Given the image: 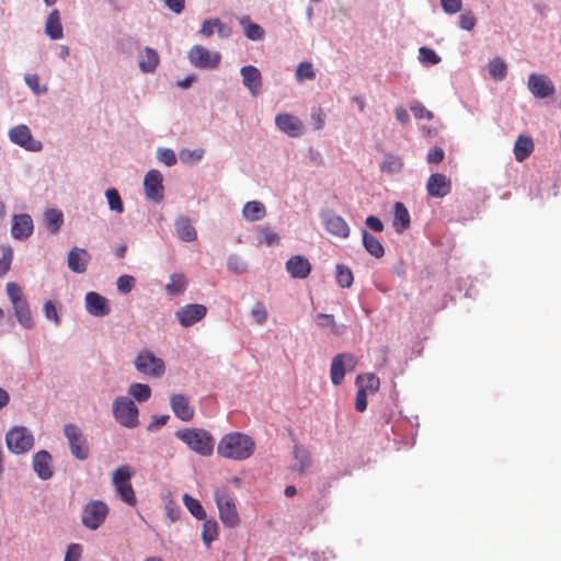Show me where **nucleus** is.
<instances>
[{"label":"nucleus","instance_id":"1","mask_svg":"<svg viewBox=\"0 0 561 561\" xmlns=\"http://www.w3.org/2000/svg\"><path fill=\"white\" fill-rule=\"evenodd\" d=\"M254 450L255 443L252 437L240 432L224 435L217 445V454L220 457L236 461L250 458Z\"/></svg>","mask_w":561,"mask_h":561},{"label":"nucleus","instance_id":"2","mask_svg":"<svg viewBox=\"0 0 561 561\" xmlns=\"http://www.w3.org/2000/svg\"><path fill=\"white\" fill-rule=\"evenodd\" d=\"M175 435L201 456L208 457L214 451V437L204 428H185L178 431Z\"/></svg>","mask_w":561,"mask_h":561},{"label":"nucleus","instance_id":"3","mask_svg":"<svg viewBox=\"0 0 561 561\" xmlns=\"http://www.w3.org/2000/svg\"><path fill=\"white\" fill-rule=\"evenodd\" d=\"M134 473V470L128 465L117 467L112 473V483L117 494L129 506L137 504V497L130 483Z\"/></svg>","mask_w":561,"mask_h":561},{"label":"nucleus","instance_id":"4","mask_svg":"<svg viewBox=\"0 0 561 561\" xmlns=\"http://www.w3.org/2000/svg\"><path fill=\"white\" fill-rule=\"evenodd\" d=\"M138 408L128 397H117L113 402V414L115 420L127 428H135L139 424Z\"/></svg>","mask_w":561,"mask_h":561},{"label":"nucleus","instance_id":"5","mask_svg":"<svg viewBox=\"0 0 561 561\" xmlns=\"http://www.w3.org/2000/svg\"><path fill=\"white\" fill-rule=\"evenodd\" d=\"M215 501L219 511V517L226 527L234 528L239 525L240 518L236 508L234 500L226 489L215 491Z\"/></svg>","mask_w":561,"mask_h":561},{"label":"nucleus","instance_id":"6","mask_svg":"<svg viewBox=\"0 0 561 561\" xmlns=\"http://www.w3.org/2000/svg\"><path fill=\"white\" fill-rule=\"evenodd\" d=\"M110 513L108 505L101 500H92L82 508L81 522L90 530L99 529Z\"/></svg>","mask_w":561,"mask_h":561},{"label":"nucleus","instance_id":"7","mask_svg":"<svg viewBox=\"0 0 561 561\" xmlns=\"http://www.w3.org/2000/svg\"><path fill=\"white\" fill-rule=\"evenodd\" d=\"M71 455L78 460H85L90 455L88 440L81 428L72 423L64 426Z\"/></svg>","mask_w":561,"mask_h":561},{"label":"nucleus","instance_id":"8","mask_svg":"<svg viewBox=\"0 0 561 561\" xmlns=\"http://www.w3.org/2000/svg\"><path fill=\"white\" fill-rule=\"evenodd\" d=\"M135 368L149 377L161 378L165 371L164 362L150 351H141L134 362Z\"/></svg>","mask_w":561,"mask_h":561},{"label":"nucleus","instance_id":"9","mask_svg":"<svg viewBox=\"0 0 561 561\" xmlns=\"http://www.w3.org/2000/svg\"><path fill=\"white\" fill-rule=\"evenodd\" d=\"M5 443L13 454H25L34 445L33 434L24 426H15L5 435Z\"/></svg>","mask_w":561,"mask_h":561},{"label":"nucleus","instance_id":"10","mask_svg":"<svg viewBox=\"0 0 561 561\" xmlns=\"http://www.w3.org/2000/svg\"><path fill=\"white\" fill-rule=\"evenodd\" d=\"M188 60L195 67L199 69H216L221 60L219 53H210L207 48L202 45H194L188 50Z\"/></svg>","mask_w":561,"mask_h":561},{"label":"nucleus","instance_id":"11","mask_svg":"<svg viewBox=\"0 0 561 561\" xmlns=\"http://www.w3.org/2000/svg\"><path fill=\"white\" fill-rule=\"evenodd\" d=\"M357 360L353 354L341 353L333 357L330 368L331 381L334 386H340L345 377L346 370H354Z\"/></svg>","mask_w":561,"mask_h":561},{"label":"nucleus","instance_id":"12","mask_svg":"<svg viewBox=\"0 0 561 561\" xmlns=\"http://www.w3.org/2000/svg\"><path fill=\"white\" fill-rule=\"evenodd\" d=\"M163 176L160 171L152 169L147 172L144 179L146 197L154 203H160L164 197Z\"/></svg>","mask_w":561,"mask_h":561},{"label":"nucleus","instance_id":"13","mask_svg":"<svg viewBox=\"0 0 561 561\" xmlns=\"http://www.w3.org/2000/svg\"><path fill=\"white\" fill-rule=\"evenodd\" d=\"M9 138L13 144L28 151L36 152L39 151L43 147L39 140L33 138L30 128L24 124L11 128L9 130Z\"/></svg>","mask_w":561,"mask_h":561},{"label":"nucleus","instance_id":"14","mask_svg":"<svg viewBox=\"0 0 561 561\" xmlns=\"http://www.w3.org/2000/svg\"><path fill=\"white\" fill-rule=\"evenodd\" d=\"M84 307L89 314L99 318L105 317L112 311L110 300L96 291L85 294Z\"/></svg>","mask_w":561,"mask_h":561},{"label":"nucleus","instance_id":"15","mask_svg":"<svg viewBox=\"0 0 561 561\" xmlns=\"http://www.w3.org/2000/svg\"><path fill=\"white\" fill-rule=\"evenodd\" d=\"M207 308L201 304H188L176 311V318L182 327L188 328L205 318Z\"/></svg>","mask_w":561,"mask_h":561},{"label":"nucleus","instance_id":"16","mask_svg":"<svg viewBox=\"0 0 561 561\" xmlns=\"http://www.w3.org/2000/svg\"><path fill=\"white\" fill-rule=\"evenodd\" d=\"M529 91L539 99H546L554 94L552 81L545 75L531 73L527 82Z\"/></svg>","mask_w":561,"mask_h":561},{"label":"nucleus","instance_id":"17","mask_svg":"<svg viewBox=\"0 0 561 561\" xmlns=\"http://www.w3.org/2000/svg\"><path fill=\"white\" fill-rule=\"evenodd\" d=\"M427 194L435 198L447 196L451 191V182L445 174L434 173L430 175L426 183Z\"/></svg>","mask_w":561,"mask_h":561},{"label":"nucleus","instance_id":"18","mask_svg":"<svg viewBox=\"0 0 561 561\" xmlns=\"http://www.w3.org/2000/svg\"><path fill=\"white\" fill-rule=\"evenodd\" d=\"M323 222L327 231L332 236L340 239H346L350 236V226L341 216L327 211L323 215Z\"/></svg>","mask_w":561,"mask_h":561},{"label":"nucleus","instance_id":"19","mask_svg":"<svg viewBox=\"0 0 561 561\" xmlns=\"http://www.w3.org/2000/svg\"><path fill=\"white\" fill-rule=\"evenodd\" d=\"M275 124L276 126L286 135L289 137H299L302 135L304 131V124L302 122L288 113L278 114L275 117Z\"/></svg>","mask_w":561,"mask_h":561},{"label":"nucleus","instance_id":"20","mask_svg":"<svg viewBox=\"0 0 561 561\" xmlns=\"http://www.w3.org/2000/svg\"><path fill=\"white\" fill-rule=\"evenodd\" d=\"M243 85L249 89L253 96H257L262 91V75L254 66H243L240 70Z\"/></svg>","mask_w":561,"mask_h":561},{"label":"nucleus","instance_id":"21","mask_svg":"<svg viewBox=\"0 0 561 561\" xmlns=\"http://www.w3.org/2000/svg\"><path fill=\"white\" fill-rule=\"evenodd\" d=\"M33 220L27 214H19L12 217L11 234L14 239L24 240L33 233Z\"/></svg>","mask_w":561,"mask_h":561},{"label":"nucleus","instance_id":"22","mask_svg":"<svg viewBox=\"0 0 561 561\" xmlns=\"http://www.w3.org/2000/svg\"><path fill=\"white\" fill-rule=\"evenodd\" d=\"M311 268V263L302 255H294L286 262V271L293 278H307Z\"/></svg>","mask_w":561,"mask_h":561},{"label":"nucleus","instance_id":"23","mask_svg":"<svg viewBox=\"0 0 561 561\" xmlns=\"http://www.w3.org/2000/svg\"><path fill=\"white\" fill-rule=\"evenodd\" d=\"M170 405L176 417L188 422L194 417V408L190 404L188 398L184 394H173L170 398Z\"/></svg>","mask_w":561,"mask_h":561},{"label":"nucleus","instance_id":"24","mask_svg":"<svg viewBox=\"0 0 561 561\" xmlns=\"http://www.w3.org/2000/svg\"><path fill=\"white\" fill-rule=\"evenodd\" d=\"M33 469L37 476L47 480L53 477L51 456L46 450H39L33 456Z\"/></svg>","mask_w":561,"mask_h":561},{"label":"nucleus","instance_id":"25","mask_svg":"<svg viewBox=\"0 0 561 561\" xmlns=\"http://www.w3.org/2000/svg\"><path fill=\"white\" fill-rule=\"evenodd\" d=\"M88 261L89 254L85 249L75 247L68 253V267L75 273H84Z\"/></svg>","mask_w":561,"mask_h":561},{"label":"nucleus","instance_id":"26","mask_svg":"<svg viewBox=\"0 0 561 561\" xmlns=\"http://www.w3.org/2000/svg\"><path fill=\"white\" fill-rule=\"evenodd\" d=\"M14 310V316L18 320V322L24 328V329H33L35 325L28 302L26 299L22 301H18L12 305Z\"/></svg>","mask_w":561,"mask_h":561},{"label":"nucleus","instance_id":"27","mask_svg":"<svg viewBox=\"0 0 561 561\" xmlns=\"http://www.w3.org/2000/svg\"><path fill=\"white\" fill-rule=\"evenodd\" d=\"M175 231L179 238L184 242H192L196 240L197 232L191 222V219L186 216H180L175 222Z\"/></svg>","mask_w":561,"mask_h":561},{"label":"nucleus","instance_id":"28","mask_svg":"<svg viewBox=\"0 0 561 561\" xmlns=\"http://www.w3.org/2000/svg\"><path fill=\"white\" fill-rule=\"evenodd\" d=\"M45 33L51 39H60L64 37V30L58 10L55 9L48 14L45 23Z\"/></svg>","mask_w":561,"mask_h":561},{"label":"nucleus","instance_id":"29","mask_svg":"<svg viewBox=\"0 0 561 561\" xmlns=\"http://www.w3.org/2000/svg\"><path fill=\"white\" fill-rule=\"evenodd\" d=\"M535 145L530 137L519 135L514 144V154L518 162L526 160L534 151Z\"/></svg>","mask_w":561,"mask_h":561},{"label":"nucleus","instance_id":"30","mask_svg":"<svg viewBox=\"0 0 561 561\" xmlns=\"http://www.w3.org/2000/svg\"><path fill=\"white\" fill-rule=\"evenodd\" d=\"M239 24L243 27L244 35L251 41H260L265 36L264 28L253 23L249 15L238 18Z\"/></svg>","mask_w":561,"mask_h":561},{"label":"nucleus","instance_id":"31","mask_svg":"<svg viewBox=\"0 0 561 561\" xmlns=\"http://www.w3.org/2000/svg\"><path fill=\"white\" fill-rule=\"evenodd\" d=\"M159 65V55L158 53L150 48L146 47L142 54L139 56V68L142 72L152 73Z\"/></svg>","mask_w":561,"mask_h":561},{"label":"nucleus","instance_id":"32","mask_svg":"<svg viewBox=\"0 0 561 561\" xmlns=\"http://www.w3.org/2000/svg\"><path fill=\"white\" fill-rule=\"evenodd\" d=\"M393 227L397 232H403L405 229L410 226V214L407 209V207L400 203L397 202L393 207Z\"/></svg>","mask_w":561,"mask_h":561},{"label":"nucleus","instance_id":"33","mask_svg":"<svg viewBox=\"0 0 561 561\" xmlns=\"http://www.w3.org/2000/svg\"><path fill=\"white\" fill-rule=\"evenodd\" d=\"M242 215L249 221H257L266 215V208L263 203L251 201L243 206Z\"/></svg>","mask_w":561,"mask_h":561},{"label":"nucleus","instance_id":"34","mask_svg":"<svg viewBox=\"0 0 561 561\" xmlns=\"http://www.w3.org/2000/svg\"><path fill=\"white\" fill-rule=\"evenodd\" d=\"M187 288V279L183 273H174L170 276V282L165 285V290L170 296H179Z\"/></svg>","mask_w":561,"mask_h":561},{"label":"nucleus","instance_id":"35","mask_svg":"<svg viewBox=\"0 0 561 561\" xmlns=\"http://www.w3.org/2000/svg\"><path fill=\"white\" fill-rule=\"evenodd\" d=\"M362 234L366 251L377 259L382 257L385 254V249L381 242L365 229L363 230Z\"/></svg>","mask_w":561,"mask_h":561},{"label":"nucleus","instance_id":"36","mask_svg":"<svg viewBox=\"0 0 561 561\" xmlns=\"http://www.w3.org/2000/svg\"><path fill=\"white\" fill-rule=\"evenodd\" d=\"M45 222L47 229L51 233L58 232L60 229L62 222H64V215L59 209L50 208L45 211Z\"/></svg>","mask_w":561,"mask_h":561},{"label":"nucleus","instance_id":"37","mask_svg":"<svg viewBox=\"0 0 561 561\" xmlns=\"http://www.w3.org/2000/svg\"><path fill=\"white\" fill-rule=\"evenodd\" d=\"M358 389H366V392L375 393L378 391L380 381L374 374L359 375L356 378Z\"/></svg>","mask_w":561,"mask_h":561},{"label":"nucleus","instance_id":"38","mask_svg":"<svg viewBox=\"0 0 561 561\" xmlns=\"http://www.w3.org/2000/svg\"><path fill=\"white\" fill-rule=\"evenodd\" d=\"M488 68L490 77L495 81H502L507 75V65L500 57L492 59Z\"/></svg>","mask_w":561,"mask_h":561},{"label":"nucleus","instance_id":"39","mask_svg":"<svg viewBox=\"0 0 561 561\" xmlns=\"http://www.w3.org/2000/svg\"><path fill=\"white\" fill-rule=\"evenodd\" d=\"M183 503L188 510V512L197 519H205L206 518V512L199 502V500L188 495H183Z\"/></svg>","mask_w":561,"mask_h":561},{"label":"nucleus","instance_id":"40","mask_svg":"<svg viewBox=\"0 0 561 561\" xmlns=\"http://www.w3.org/2000/svg\"><path fill=\"white\" fill-rule=\"evenodd\" d=\"M294 458L297 461L298 471L300 473L305 472L311 465L310 453L300 445L294 447Z\"/></svg>","mask_w":561,"mask_h":561},{"label":"nucleus","instance_id":"41","mask_svg":"<svg viewBox=\"0 0 561 561\" xmlns=\"http://www.w3.org/2000/svg\"><path fill=\"white\" fill-rule=\"evenodd\" d=\"M218 523L215 519H204L202 538L209 546L218 537Z\"/></svg>","mask_w":561,"mask_h":561},{"label":"nucleus","instance_id":"42","mask_svg":"<svg viewBox=\"0 0 561 561\" xmlns=\"http://www.w3.org/2000/svg\"><path fill=\"white\" fill-rule=\"evenodd\" d=\"M129 394L139 402L147 401L151 396V389L146 383L135 382L128 389Z\"/></svg>","mask_w":561,"mask_h":561},{"label":"nucleus","instance_id":"43","mask_svg":"<svg viewBox=\"0 0 561 561\" xmlns=\"http://www.w3.org/2000/svg\"><path fill=\"white\" fill-rule=\"evenodd\" d=\"M316 322L320 328H329L334 335H339L342 332L332 314L319 313L316 317Z\"/></svg>","mask_w":561,"mask_h":561},{"label":"nucleus","instance_id":"44","mask_svg":"<svg viewBox=\"0 0 561 561\" xmlns=\"http://www.w3.org/2000/svg\"><path fill=\"white\" fill-rule=\"evenodd\" d=\"M403 168V160L399 156L389 154L381 163V171L387 173H396Z\"/></svg>","mask_w":561,"mask_h":561},{"label":"nucleus","instance_id":"45","mask_svg":"<svg viewBox=\"0 0 561 561\" xmlns=\"http://www.w3.org/2000/svg\"><path fill=\"white\" fill-rule=\"evenodd\" d=\"M354 280L352 271L344 265H336V282L342 288H348Z\"/></svg>","mask_w":561,"mask_h":561},{"label":"nucleus","instance_id":"46","mask_svg":"<svg viewBox=\"0 0 561 561\" xmlns=\"http://www.w3.org/2000/svg\"><path fill=\"white\" fill-rule=\"evenodd\" d=\"M110 208L118 214L124 211L122 198L115 188H108L105 193Z\"/></svg>","mask_w":561,"mask_h":561},{"label":"nucleus","instance_id":"47","mask_svg":"<svg viewBox=\"0 0 561 561\" xmlns=\"http://www.w3.org/2000/svg\"><path fill=\"white\" fill-rule=\"evenodd\" d=\"M316 78V72L313 70V66L311 62L302 61L298 65L296 69V79L297 81H304L306 79L313 80Z\"/></svg>","mask_w":561,"mask_h":561},{"label":"nucleus","instance_id":"48","mask_svg":"<svg viewBox=\"0 0 561 561\" xmlns=\"http://www.w3.org/2000/svg\"><path fill=\"white\" fill-rule=\"evenodd\" d=\"M251 317L255 323L262 325L268 318L267 309L263 301H256L251 310Z\"/></svg>","mask_w":561,"mask_h":561},{"label":"nucleus","instance_id":"49","mask_svg":"<svg viewBox=\"0 0 561 561\" xmlns=\"http://www.w3.org/2000/svg\"><path fill=\"white\" fill-rule=\"evenodd\" d=\"M13 259V250L10 245H3L2 247V256L0 259V277L4 276L12 263Z\"/></svg>","mask_w":561,"mask_h":561},{"label":"nucleus","instance_id":"50","mask_svg":"<svg viewBox=\"0 0 561 561\" xmlns=\"http://www.w3.org/2000/svg\"><path fill=\"white\" fill-rule=\"evenodd\" d=\"M5 289H7V295L12 305L18 301H22V300L26 299L22 293L21 287L14 282H9L5 286Z\"/></svg>","mask_w":561,"mask_h":561},{"label":"nucleus","instance_id":"51","mask_svg":"<svg viewBox=\"0 0 561 561\" xmlns=\"http://www.w3.org/2000/svg\"><path fill=\"white\" fill-rule=\"evenodd\" d=\"M117 289L123 294H129L135 286V278L131 275H122L118 277Z\"/></svg>","mask_w":561,"mask_h":561},{"label":"nucleus","instance_id":"52","mask_svg":"<svg viewBox=\"0 0 561 561\" xmlns=\"http://www.w3.org/2000/svg\"><path fill=\"white\" fill-rule=\"evenodd\" d=\"M420 59L423 62H428L431 65H436L440 61V57L436 54V51L432 48L421 47L419 49Z\"/></svg>","mask_w":561,"mask_h":561},{"label":"nucleus","instance_id":"53","mask_svg":"<svg viewBox=\"0 0 561 561\" xmlns=\"http://www.w3.org/2000/svg\"><path fill=\"white\" fill-rule=\"evenodd\" d=\"M260 233L263 239V242L266 245L271 247V245H275V244L279 243L280 238H279L278 233L272 231L270 228L261 227Z\"/></svg>","mask_w":561,"mask_h":561},{"label":"nucleus","instance_id":"54","mask_svg":"<svg viewBox=\"0 0 561 561\" xmlns=\"http://www.w3.org/2000/svg\"><path fill=\"white\" fill-rule=\"evenodd\" d=\"M227 266L229 271L236 274H242L247 271L245 263L239 256L236 255L229 256L227 261Z\"/></svg>","mask_w":561,"mask_h":561},{"label":"nucleus","instance_id":"55","mask_svg":"<svg viewBox=\"0 0 561 561\" xmlns=\"http://www.w3.org/2000/svg\"><path fill=\"white\" fill-rule=\"evenodd\" d=\"M158 159L160 162L164 163L168 167H172L176 163V157L172 149L160 148L158 150Z\"/></svg>","mask_w":561,"mask_h":561},{"label":"nucleus","instance_id":"56","mask_svg":"<svg viewBox=\"0 0 561 561\" xmlns=\"http://www.w3.org/2000/svg\"><path fill=\"white\" fill-rule=\"evenodd\" d=\"M411 111H412L414 117L417 119L425 118L427 121H431L434 117V115L431 111H428L423 104L417 103V102L411 105Z\"/></svg>","mask_w":561,"mask_h":561},{"label":"nucleus","instance_id":"57","mask_svg":"<svg viewBox=\"0 0 561 561\" xmlns=\"http://www.w3.org/2000/svg\"><path fill=\"white\" fill-rule=\"evenodd\" d=\"M43 309H44L45 317L48 320L54 321L56 324H58L60 322L58 311L53 301H50V300L45 301Z\"/></svg>","mask_w":561,"mask_h":561},{"label":"nucleus","instance_id":"58","mask_svg":"<svg viewBox=\"0 0 561 561\" xmlns=\"http://www.w3.org/2000/svg\"><path fill=\"white\" fill-rule=\"evenodd\" d=\"M477 20L471 12H466L459 18V25L461 28L466 31H471L474 28Z\"/></svg>","mask_w":561,"mask_h":561},{"label":"nucleus","instance_id":"59","mask_svg":"<svg viewBox=\"0 0 561 561\" xmlns=\"http://www.w3.org/2000/svg\"><path fill=\"white\" fill-rule=\"evenodd\" d=\"M440 4L447 14H455L461 10V0H440Z\"/></svg>","mask_w":561,"mask_h":561},{"label":"nucleus","instance_id":"60","mask_svg":"<svg viewBox=\"0 0 561 561\" xmlns=\"http://www.w3.org/2000/svg\"><path fill=\"white\" fill-rule=\"evenodd\" d=\"M82 554V547L78 543H72L68 547L64 561H78Z\"/></svg>","mask_w":561,"mask_h":561},{"label":"nucleus","instance_id":"61","mask_svg":"<svg viewBox=\"0 0 561 561\" xmlns=\"http://www.w3.org/2000/svg\"><path fill=\"white\" fill-rule=\"evenodd\" d=\"M216 24H219V19L217 18L205 20L202 24L201 34L206 37L211 36L216 30Z\"/></svg>","mask_w":561,"mask_h":561},{"label":"nucleus","instance_id":"62","mask_svg":"<svg viewBox=\"0 0 561 561\" xmlns=\"http://www.w3.org/2000/svg\"><path fill=\"white\" fill-rule=\"evenodd\" d=\"M367 408V392L366 389H358L355 399V409L358 412H364Z\"/></svg>","mask_w":561,"mask_h":561},{"label":"nucleus","instance_id":"63","mask_svg":"<svg viewBox=\"0 0 561 561\" xmlns=\"http://www.w3.org/2000/svg\"><path fill=\"white\" fill-rule=\"evenodd\" d=\"M314 129L320 130L324 126L325 116L321 108H314L311 113Z\"/></svg>","mask_w":561,"mask_h":561},{"label":"nucleus","instance_id":"64","mask_svg":"<svg viewBox=\"0 0 561 561\" xmlns=\"http://www.w3.org/2000/svg\"><path fill=\"white\" fill-rule=\"evenodd\" d=\"M445 153L442 148L435 147L431 149L427 153V162L428 163H439L444 160Z\"/></svg>","mask_w":561,"mask_h":561}]
</instances>
